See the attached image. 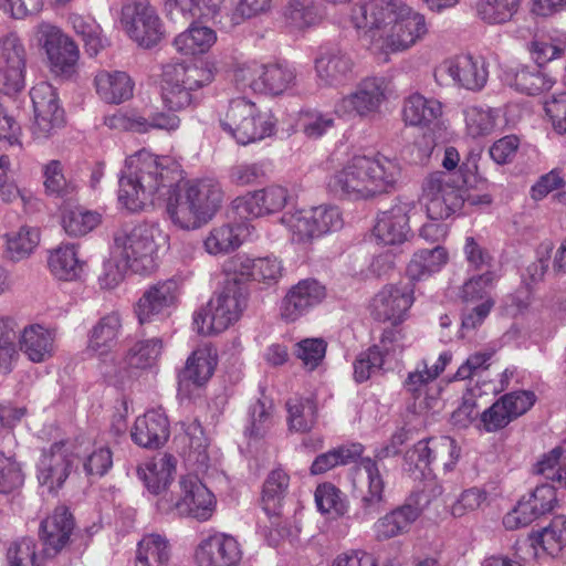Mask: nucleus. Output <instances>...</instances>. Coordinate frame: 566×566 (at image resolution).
Segmentation results:
<instances>
[{
  "label": "nucleus",
  "instance_id": "obj_1",
  "mask_svg": "<svg viewBox=\"0 0 566 566\" xmlns=\"http://www.w3.org/2000/svg\"><path fill=\"white\" fill-rule=\"evenodd\" d=\"M182 179L180 165L142 149L126 159L118 179L117 200L128 212H142L165 200L169 221L193 231L208 224L222 206L224 192L212 177Z\"/></svg>",
  "mask_w": 566,
  "mask_h": 566
},
{
  "label": "nucleus",
  "instance_id": "obj_2",
  "mask_svg": "<svg viewBox=\"0 0 566 566\" xmlns=\"http://www.w3.org/2000/svg\"><path fill=\"white\" fill-rule=\"evenodd\" d=\"M349 20L374 54L407 51L428 33L424 15L403 0H363L352 8Z\"/></svg>",
  "mask_w": 566,
  "mask_h": 566
},
{
  "label": "nucleus",
  "instance_id": "obj_3",
  "mask_svg": "<svg viewBox=\"0 0 566 566\" xmlns=\"http://www.w3.org/2000/svg\"><path fill=\"white\" fill-rule=\"evenodd\" d=\"M401 177V166L384 155H355L327 179L329 191L352 200L370 199L395 188Z\"/></svg>",
  "mask_w": 566,
  "mask_h": 566
},
{
  "label": "nucleus",
  "instance_id": "obj_4",
  "mask_svg": "<svg viewBox=\"0 0 566 566\" xmlns=\"http://www.w3.org/2000/svg\"><path fill=\"white\" fill-rule=\"evenodd\" d=\"M157 223L142 222L118 232L114 239V256L134 273L150 274L158 268Z\"/></svg>",
  "mask_w": 566,
  "mask_h": 566
},
{
  "label": "nucleus",
  "instance_id": "obj_5",
  "mask_svg": "<svg viewBox=\"0 0 566 566\" xmlns=\"http://www.w3.org/2000/svg\"><path fill=\"white\" fill-rule=\"evenodd\" d=\"M220 126L238 144L249 145L274 134L276 119L273 114L245 97L230 101Z\"/></svg>",
  "mask_w": 566,
  "mask_h": 566
},
{
  "label": "nucleus",
  "instance_id": "obj_6",
  "mask_svg": "<svg viewBox=\"0 0 566 566\" xmlns=\"http://www.w3.org/2000/svg\"><path fill=\"white\" fill-rule=\"evenodd\" d=\"M245 305V289L227 277L208 304L193 314V328L201 335L221 333L240 318Z\"/></svg>",
  "mask_w": 566,
  "mask_h": 566
},
{
  "label": "nucleus",
  "instance_id": "obj_7",
  "mask_svg": "<svg viewBox=\"0 0 566 566\" xmlns=\"http://www.w3.org/2000/svg\"><path fill=\"white\" fill-rule=\"evenodd\" d=\"M213 78V66L205 61L167 64L161 84L165 106L170 111L185 109L192 103V92L210 84Z\"/></svg>",
  "mask_w": 566,
  "mask_h": 566
},
{
  "label": "nucleus",
  "instance_id": "obj_8",
  "mask_svg": "<svg viewBox=\"0 0 566 566\" xmlns=\"http://www.w3.org/2000/svg\"><path fill=\"white\" fill-rule=\"evenodd\" d=\"M233 77L239 88L280 95L294 86L296 71L286 62L262 64L249 61L235 67Z\"/></svg>",
  "mask_w": 566,
  "mask_h": 566
},
{
  "label": "nucleus",
  "instance_id": "obj_9",
  "mask_svg": "<svg viewBox=\"0 0 566 566\" xmlns=\"http://www.w3.org/2000/svg\"><path fill=\"white\" fill-rule=\"evenodd\" d=\"M387 99L385 78L370 76L361 80L354 91L338 98L333 113L339 119H369L377 116Z\"/></svg>",
  "mask_w": 566,
  "mask_h": 566
},
{
  "label": "nucleus",
  "instance_id": "obj_10",
  "mask_svg": "<svg viewBox=\"0 0 566 566\" xmlns=\"http://www.w3.org/2000/svg\"><path fill=\"white\" fill-rule=\"evenodd\" d=\"M179 497L176 501L161 499L159 505L165 510H176L185 517L198 522L209 521L217 509L216 495L195 474L182 475L178 483Z\"/></svg>",
  "mask_w": 566,
  "mask_h": 566
},
{
  "label": "nucleus",
  "instance_id": "obj_11",
  "mask_svg": "<svg viewBox=\"0 0 566 566\" xmlns=\"http://www.w3.org/2000/svg\"><path fill=\"white\" fill-rule=\"evenodd\" d=\"M422 201L427 218L449 219L464 205L463 189L453 185L448 174L434 171L422 182Z\"/></svg>",
  "mask_w": 566,
  "mask_h": 566
},
{
  "label": "nucleus",
  "instance_id": "obj_12",
  "mask_svg": "<svg viewBox=\"0 0 566 566\" xmlns=\"http://www.w3.org/2000/svg\"><path fill=\"white\" fill-rule=\"evenodd\" d=\"M223 271L227 277L240 285L247 282H256L265 286H273L282 279L284 266L282 260L274 254L252 256L239 253L224 262Z\"/></svg>",
  "mask_w": 566,
  "mask_h": 566
},
{
  "label": "nucleus",
  "instance_id": "obj_13",
  "mask_svg": "<svg viewBox=\"0 0 566 566\" xmlns=\"http://www.w3.org/2000/svg\"><path fill=\"white\" fill-rule=\"evenodd\" d=\"M120 23L129 39L143 48H153L165 34L161 19L147 1H130L123 6Z\"/></svg>",
  "mask_w": 566,
  "mask_h": 566
},
{
  "label": "nucleus",
  "instance_id": "obj_14",
  "mask_svg": "<svg viewBox=\"0 0 566 566\" xmlns=\"http://www.w3.org/2000/svg\"><path fill=\"white\" fill-rule=\"evenodd\" d=\"M421 211L419 202L398 199L389 209L378 213L373 237L384 245H399L411 234L410 221Z\"/></svg>",
  "mask_w": 566,
  "mask_h": 566
},
{
  "label": "nucleus",
  "instance_id": "obj_15",
  "mask_svg": "<svg viewBox=\"0 0 566 566\" xmlns=\"http://www.w3.org/2000/svg\"><path fill=\"white\" fill-rule=\"evenodd\" d=\"M78 457L75 443L70 441L55 442L43 449L36 463L39 484L48 492L56 493L70 476L74 460Z\"/></svg>",
  "mask_w": 566,
  "mask_h": 566
},
{
  "label": "nucleus",
  "instance_id": "obj_16",
  "mask_svg": "<svg viewBox=\"0 0 566 566\" xmlns=\"http://www.w3.org/2000/svg\"><path fill=\"white\" fill-rule=\"evenodd\" d=\"M28 53L14 32L0 38V91L17 94L25 87Z\"/></svg>",
  "mask_w": 566,
  "mask_h": 566
},
{
  "label": "nucleus",
  "instance_id": "obj_17",
  "mask_svg": "<svg viewBox=\"0 0 566 566\" xmlns=\"http://www.w3.org/2000/svg\"><path fill=\"white\" fill-rule=\"evenodd\" d=\"M291 200L292 195L289 188L270 185L237 197L231 207L240 218L253 220L282 211Z\"/></svg>",
  "mask_w": 566,
  "mask_h": 566
},
{
  "label": "nucleus",
  "instance_id": "obj_18",
  "mask_svg": "<svg viewBox=\"0 0 566 566\" xmlns=\"http://www.w3.org/2000/svg\"><path fill=\"white\" fill-rule=\"evenodd\" d=\"M406 347L405 334L400 328H388L382 333L379 345L360 353L354 361V378L357 382L368 380L385 364L399 357Z\"/></svg>",
  "mask_w": 566,
  "mask_h": 566
},
{
  "label": "nucleus",
  "instance_id": "obj_19",
  "mask_svg": "<svg viewBox=\"0 0 566 566\" xmlns=\"http://www.w3.org/2000/svg\"><path fill=\"white\" fill-rule=\"evenodd\" d=\"M415 302V289L410 284H387L369 302L370 315L379 322L398 326L408 318Z\"/></svg>",
  "mask_w": 566,
  "mask_h": 566
},
{
  "label": "nucleus",
  "instance_id": "obj_20",
  "mask_svg": "<svg viewBox=\"0 0 566 566\" xmlns=\"http://www.w3.org/2000/svg\"><path fill=\"white\" fill-rule=\"evenodd\" d=\"M30 95L34 111L32 134L35 139H48L63 126L64 111L59 104L55 90L46 82L33 86Z\"/></svg>",
  "mask_w": 566,
  "mask_h": 566
},
{
  "label": "nucleus",
  "instance_id": "obj_21",
  "mask_svg": "<svg viewBox=\"0 0 566 566\" xmlns=\"http://www.w3.org/2000/svg\"><path fill=\"white\" fill-rule=\"evenodd\" d=\"M434 76L440 83H443L446 76H449L452 83L459 87L480 91L486 84L489 71L483 57L462 54L442 62L436 69Z\"/></svg>",
  "mask_w": 566,
  "mask_h": 566
},
{
  "label": "nucleus",
  "instance_id": "obj_22",
  "mask_svg": "<svg viewBox=\"0 0 566 566\" xmlns=\"http://www.w3.org/2000/svg\"><path fill=\"white\" fill-rule=\"evenodd\" d=\"M179 285L176 280L158 281L149 285L138 298L134 311L140 324L166 316L176 306Z\"/></svg>",
  "mask_w": 566,
  "mask_h": 566
},
{
  "label": "nucleus",
  "instance_id": "obj_23",
  "mask_svg": "<svg viewBox=\"0 0 566 566\" xmlns=\"http://www.w3.org/2000/svg\"><path fill=\"white\" fill-rule=\"evenodd\" d=\"M354 62L338 48H321L314 59L316 82L321 87L338 88L353 80Z\"/></svg>",
  "mask_w": 566,
  "mask_h": 566
},
{
  "label": "nucleus",
  "instance_id": "obj_24",
  "mask_svg": "<svg viewBox=\"0 0 566 566\" xmlns=\"http://www.w3.org/2000/svg\"><path fill=\"white\" fill-rule=\"evenodd\" d=\"M195 559L198 566H239L242 549L232 535L216 532L199 542Z\"/></svg>",
  "mask_w": 566,
  "mask_h": 566
},
{
  "label": "nucleus",
  "instance_id": "obj_25",
  "mask_svg": "<svg viewBox=\"0 0 566 566\" xmlns=\"http://www.w3.org/2000/svg\"><path fill=\"white\" fill-rule=\"evenodd\" d=\"M326 297V289L317 280L305 279L293 285L281 304V315L294 322Z\"/></svg>",
  "mask_w": 566,
  "mask_h": 566
},
{
  "label": "nucleus",
  "instance_id": "obj_26",
  "mask_svg": "<svg viewBox=\"0 0 566 566\" xmlns=\"http://www.w3.org/2000/svg\"><path fill=\"white\" fill-rule=\"evenodd\" d=\"M74 521L66 507H56L52 514L42 521L40 537L46 556H55L71 539Z\"/></svg>",
  "mask_w": 566,
  "mask_h": 566
},
{
  "label": "nucleus",
  "instance_id": "obj_27",
  "mask_svg": "<svg viewBox=\"0 0 566 566\" xmlns=\"http://www.w3.org/2000/svg\"><path fill=\"white\" fill-rule=\"evenodd\" d=\"M56 331L40 324L25 326L19 338L20 350L32 363H44L55 352Z\"/></svg>",
  "mask_w": 566,
  "mask_h": 566
},
{
  "label": "nucleus",
  "instance_id": "obj_28",
  "mask_svg": "<svg viewBox=\"0 0 566 566\" xmlns=\"http://www.w3.org/2000/svg\"><path fill=\"white\" fill-rule=\"evenodd\" d=\"M169 436L166 415L159 409H151L138 417L132 430L133 441L143 448H158Z\"/></svg>",
  "mask_w": 566,
  "mask_h": 566
},
{
  "label": "nucleus",
  "instance_id": "obj_29",
  "mask_svg": "<svg viewBox=\"0 0 566 566\" xmlns=\"http://www.w3.org/2000/svg\"><path fill=\"white\" fill-rule=\"evenodd\" d=\"M359 469L366 476V489L361 491L360 507L365 516H371L379 513L386 505V483L375 460L363 458Z\"/></svg>",
  "mask_w": 566,
  "mask_h": 566
},
{
  "label": "nucleus",
  "instance_id": "obj_30",
  "mask_svg": "<svg viewBox=\"0 0 566 566\" xmlns=\"http://www.w3.org/2000/svg\"><path fill=\"white\" fill-rule=\"evenodd\" d=\"M420 514L421 510L409 503L389 511L375 522V537L378 541H387L407 534Z\"/></svg>",
  "mask_w": 566,
  "mask_h": 566
},
{
  "label": "nucleus",
  "instance_id": "obj_31",
  "mask_svg": "<svg viewBox=\"0 0 566 566\" xmlns=\"http://www.w3.org/2000/svg\"><path fill=\"white\" fill-rule=\"evenodd\" d=\"M122 329V319L117 313L103 316L88 334L87 352L98 358H105L116 348Z\"/></svg>",
  "mask_w": 566,
  "mask_h": 566
},
{
  "label": "nucleus",
  "instance_id": "obj_32",
  "mask_svg": "<svg viewBox=\"0 0 566 566\" xmlns=\"http://www.w3.org/2000/svg\"><path fill=\"white\" fill-rule=\"evenodd\" d=\"M249 232L247 223H223L213 227L203 238L205 251L213 256L224 255L237 250Z\"/></svg>",
  "mask_w": 566,
  "mask_h": 566
},
{
  "label": "nucleus",
  "instance_id": "obj_33",
  "mask_svg": "<svg viewBox=\"0 0 566 566\" xmlns=\"http://www.w3.org/2000/svg\"><path fill=\"white\" fill-rule=\"evenodd\" d=\"M48 265L56 279L75 281L81 277L85 263L78 258L77 244L63 242L50 251Z\"/></svg>",
  "mask_w": 566,
  "mask_h": 566
},
{
  "label": "nucleus",
  "instance_id": "obj_34",
  "mask_svg": "<svg viewBox=\"0 0 566 566\" xmlns=\"http://www.w3.org/2000/svg\"><path fill=\"white\" fill-rule=\"evenodd\" d=\"M527 50L537 67H543L566 52V32L557 29L535 33Z\"/></svg>",
  "mask_w": 566,
  "mask_h": 566
},
{
  "label": "nucleus",
  "instance_id": "obj_35",
  "mask_svg": "<svg viewBox=\"0 0 566 566\" xmlns=\"http://www.w3.org/2000/svg\"><path fill=\"white\" fill-rule=\"evenodd\" d=\"M96 92L109 104H119L133 96L134 81L123 71H99L95 76Z\"/></svg>",
  "mask_w": 566,
  "mask_h": 566
},
{
  "label": "nucleus",
  "instance_id": "obj_36",
  "mask_svg": "<svg viewBox=\"0 0 566 566\" xmlns=\"http://www.w3.org/2000/svg\"><path fill=\"white\" fill-rule=\"evenodd\" d=\"M443 114V105L436 98H428L419 93L409 95L402 105V119L410 126L427 127Z\"/></svg>",
  "mask_w": 566,
  "mask_h": 566
},
{
  "label": "nucleus",
  "instance_id": "obj_37",
  "mask_svg": "<svg viewBox=\"0 0 566 566\" xmlns=\"http://www.w3.org/2000/svg\"><path fill=\"white\" fill-rule=\"evenodd\" d=\"M217 361V352L212 346L202 345L198 347L188 357L186 366L179 375L180 384L189 381L196 386H202L213 375Z\"/></svg>",
  "mask_w": 566,
  "mask_h": 566
},
{
  "label": "nucleus",
  "instance_id": "obj_38",
  "mask_svg": "<svg viewBox=\"0 0 566 566\" xmlns=\"http://www.w3.org/2000/svg\"><path fill=\"white\" fill-rule=\"evenodd\" d=\"M504 81L517 92L536 95L553 87L555 81L537 67L520 65L505 72Z\"/></svg>",
  "mask_w": 566,
  "mask_h": 566
},
{
  "label": "nucleus",
  "instance_id": "obj_39",
  "mask_svg": "<svg viewBox=\"0 0 566 566\" xmlns=\"http://www.w3.org/2000/svg\"><path fill=\"white\" fill-rule=\"evenodd\" d=\"M449 261L446 248L421 249L413 253L407 265V275L411 281H423L440 272Z\"/></svg>",
  "mask_w": 566,
  "mask_h": 566
},
{
  "label": "nucleus",
  "instance_id": "obj_40",
  "mask_svg": "<svg viewBox=\"0 0 566 566\" xmlns=\"http://www.w3.org/2000/svg\"><path fill=\"white\" fill-rule=\"evenodd\" d=\"M175 470V458L161 454L145 462L138 468L137 473L151 493L159 494L169 484Z\"/></svg>",
  "mask_w": 566,
  "mask_h": 566
},
{
  "label": "nucleus",
  "instance_id": "obj_41",
  "mask_svg": "<svg viewBox=\"0 0 566 566\" xmlns=\"http://www.w3.org/2000/svg\"><path fill=\"white\" fill-rule=\"evenodd\" d=\"M451 359V353L443 352L432 366H429L426 360L419 361L415 370L408 374L403 382L405 389L412 395L413 398H419L427 391L428 385L443 373Z\"/></svg>",
  "mask_w": 566,
  "mask_h": 566
},
{
  "label": "nucleus",
  "instance_id": "obj_42",
  "mask_svg": "<svg viewBox=\"0 0 566 566\" xmlns=\"http://www.w3.org/2000/svg\"><path fill=\"white\" fill-rule=\"evenodd\" d=\"M216 41L217 33L213 29L193 23L175 38L174 45L184 55H197L208 52Z\"/></svg>",
  "mask_w": 566,
  "mask_h": 566
},
{
  "label": "nucleus",
  "instance_id": "obj_43",
  "mask_svg": "<svg viewBox=\"0 0 566 566\" xmlns=\"http://www.w3.org/2000/svg\"><path fill=\"white\" fill-rule=\"evenodd\" d=\"M281 223L294 243L310 244L319 238L312 208L287 211L282 216Z\"/></svg>",
  "mask_w": 566,
  "mask_h": 566
},
{
  "label": "nucleus",
  "instance_id": "obj_44",
  "mask_svg": "<svg viewBox=\"0 0 566 566\" xmlns=\"http://www.w3.org/2000/svg\"><path fill=\"white\" fill-rule=\"evenodd\" d=\"M463 116L467 135L480 138L495 130L501 111L485 105H470L463 109Z\"/></svg>",
  "mask_w": 566,
  "mask_h": 566
},
{
  "label": "nucleus",
  "instance_id": "obj_45",
  "mask_svg": "<svg viewBox=\"0 0 566 566\" xmlns=\"http://www.w3.org/2000/svg\"><path fill=\"white\" fill-rule=\"evenodd\" d=\"M525 544L534 549V556L538 554L537 547L552 556L558 554L566 546V520L556 517L543 531L530 535Z\"/></svg>",
  "mask_w": 566,
  "mask_h": 566
},
{
  "label": "nucleus",
  "instance_id": "obj_46",
  "mask_svg": "<svg viewBox=\"0 0 566 566\" xmlns=\"http://www.w3.org/2000/svg\"><path fill=\"white\" fill-rule=\"evenodd\" d=\"M287 426L291 431L308 432L317 421V406L310 397H291L286 401Z\"/></svg>",
  "mask_w": 566,
  "mask_h": 566
},
{
  "label": "nucleus",
  "instance_id": "obj_47",
  "mask_svg": "<svg viewBox=\"0 0 566 566\" xmlns=\"http://www.w3.org/2000/svg\"><path fill=\"white\" fill-rule=\"evenodd\" d=\"M184 443L188 448V461L197 467L198 470H205L209 465V439L207 438L201 424L197 420L182 423Z\"/></svg>",
  "mask_w": 566,
  "mask_h": 566
},
{
  "label": "nucleus",
  "instance_id": "obj_48",
  "mask_svg": "<svg viewBox=\"0 0 566 566\" xmlns=\"http://www.w3.org/2000/svg\"><path fill=\"white\" fill-rule=\"evenodd\" d=\"M169 558V542L160 534H147L137 544L135 566H163Z\"/></svg>",
  "mask_w": 566,
  "mask_h": 566
},
{
  "label": "nucleus",
  "instance_id": "obj_49",
  "mask_svg": "<svg viewBox=\"0 0 566 566\" xmlns=\"http://www.w3.org/2000/svg\"><path fill=\"white\" fill-rule=\"evenodd\" d=\"M500 277V270H486L481 274L473 275L463 283L459 296L467 304L493 300L490 292Z\"/></svg>",
  "mask_w": 566,
  "mask_h": 566
},
{
  "label": "nucleus",
  "instance_id": "obj_50",
  "mask_svg": "<svg viewBox=\"0 0 566 566\" xmlns=\"http://www.w3.org/2000/svg\"><path fill=\"white\" fill-rule=\"evenodd\" d=\"M70 22L75 33L82 38L86 52L91 56L97 55L108 45V39L93 18L72 14Z\"/></svg>",
  "mask_w": 566,
  "mask_h": 566
},
{
  "label": "nucleus",
  "instance_id": "obj_51",
  "mask_svg": "<svg viewBox=\"0 0 566 566\" xmlns=\"http://www.w3.org/2000/svg\"><path fill=\"white\" fill-rule=\"evenodd\" d=\"M98 212L82 207L65 208L62 212L61 223L70 237H82L94 230L101 223Z\"/></svg>",
  "mask_w": 566,
  "mask_h": 566
},
{
  "label": "nucleus",
  "instance_id": "obj_52",
  "mask_svg": "<svg viewBox=\"0 0 566 566\" xmlns=\"http://www.w3.org/2000/svg\"><path fill=\"white\" fill-rule=\"evenodd\" d=\"M290 478L282 469L273 470L266 478L262 491V505L268 515L280 512Z\"/></svg>",
  "mask_w": 566,
  "mask_h": 566
},
{
  "label": "nucleus",
  "instance_id": "obj_53",
  "mask_svg": "<svg viewBox=\"0 0 566 566\" xmlns=\"http://www.w3.org/2000/svg\"><path fill=\"white\" fill-rule=\"evenodd\" d=\"M284 19L287 27L301 31L319 23L322 14L314 0H291L285 8Z\"/></svg>",
  "mask_w": 566,
  "mask_h": 566
},
{
  "label": "nucleus",
  "instance_id": "obj_54",
  "mask_svg": "<svg viewBox=\"0 0 566 566\" xmlns=\"http://www.w3.org/2000/svg\"><path fill=\"white\" fill-rule=\"evenodd\" d=\"M7 253L11 260L19 261L28 258L40 242V232L36 228L22 226L19 230L6 235Z\"/></svg>",
  "mask_w": 566,
  "mask_h": 566
},
{
  "label": "nucleus",
  "instance_id": "obj_55",
  "mask_svg": "<svg viewBox=\"0 0 566 566\" xmlns=\"http://www.w3.org/2000/svg\"><path fill=\"white\" fill-rule=\"evenodd\" d=\"M163 352V340L158 337L136 342L127 352L124 363L129 368L144 369L153 366Z\"/></svg>",
  "mask_w": 566,
  "mask_h": 566
},
{
  "label": "nucleus",
  "instance_id": "obj_56",
  "mask_svg": "<svg viewBox=\"0 0 566 566\" xmlns=\"http://www.w3.org/2000/svg\"><path fill=\"white\" fill-rule=\"evenodd\" d=\"M296 125L305 137L318 139L334 128L335 118L329 113L318 109H306L300 112Z\"/></svg>",
  "mask_w": 566,
  "mask_h": 566
},
{
  "label": "nucleus",
  "instance_id": "obj_57",
  "mask_svg": "<svg viewBox=\"0 0 566 566\" xmlns=\"http://www.w3.org/2000/svg\"><path fill=\"white\" fill-rule=\"evenodd\" d=\"M522 0H479L478 15L489 24L509 22L518 11Z\"/></svg>",
  "mask_w": 566,
  "mask_h": 566
},
{
  "label": "nucleus",
  "instance_id": "obj_58",
  "mask_svg": "<svg viewBox=\"0 0 566 566\" xmlns=\"http://www.w3.org/2000/svg\"><path fill=\"white\" fill-rule=\"evenodd\" d=\"M88 442L75 443V452L80 451V457L83 458V468L87 475H104L113 465V458L109 448L104 446L92 447L90 449Z\"/></svg>",
  "mask_w": 566,
  "mask_h": 566
},
{
  "label": "nucleus",
  "instance_id": "obj_59",
  "mask_svg": "<svg viewBox=\"0 0 566 566\" xmlns=\"http://www.w3.org/2000/svg\"><path fill=\"white\" fill-rule=\"evenodd\" d=\"M315 503L318 511L334 517L343 516L348 510V503L340 490L331 483H323L316 488Z\"/></svg>",
  "mask_w": 566,
  "mask_h": 566
},
{
  "label": "nucleus",
  "instance_id": "obj_60",
  "mask_svg": "<svg viewBox=\"0 0 566 566\" xmlns=\"http://www.w3.org/2000/svg\"><path fill=\"white\" fill-rule=\"evenodd\" d=\"M534 472L560 485L566 473V448L556 447L543 454L536 462Z\"/></svg>",
  "mask_w": 566,
  "mask_h": 566
},
{
  "label": "nucleus",
  "instance_id": "obj_61",
  "mask_svg": "<svg viewBox=\"0 0 566 566\" xmlns=\"http://www.w3.org/2000/svg\"><path fill=\"white\" fill-rule=\"evenodd\" d=\"M363 453L360 444H354L350 448H338L333 451L318 455L311 465V473L314 475L323 474L339 464H347L354 461Z\"/></svg>",
  "mask_w": 566,
  "mask_h": 566
},
{
  "label": "nucleus",
  "instance_id": "obj_62",
  "mask_svg": "<svg viewBox=\"0 0 566 566\" xmlns=\"http://www.w3.org/2000/svg\"><path fill=\"white\" fill-rule=\"evenodd\" d=\"M54 52L46 53L52 70L59 74H70L77 63L80 52L77 45L71 38L53 49Z\"/></svg>",
  "mask_w": 566,
  "mask_h": 566
},
{
  "label": "nucleus",
  "instance_id": "obj_63",
  "mask_svg": "<svg viewBox=\"0 0 566 566\" xmlns=\"http://www.w3.org/2000/svg\"><path fill=\"white\" fill-rule=\"evenodd\" d=\"M43 185L50 196L64 197L73 192L74 186L69 182L63 174L62 164L51 160L43 166Z\"/></svg>",
  "mask_w": 566,
  "mask_h": 566
},
{
  "label": "nucleus",
  "instance_id": "obj_64",
  "mask_svg": "<svg viewBox=\"0 0 566 566\" xmlns=\"http://www.w3.org/2000/svg\"><path fill=\"white\" fill-rule=\"evenodd\" d=\"M24 483V473L20 462L13 455L0 451V492L11 493Z\"/></svg>",
  "mask_w": 566,
  "mask_h": 566
}]
</instances>
